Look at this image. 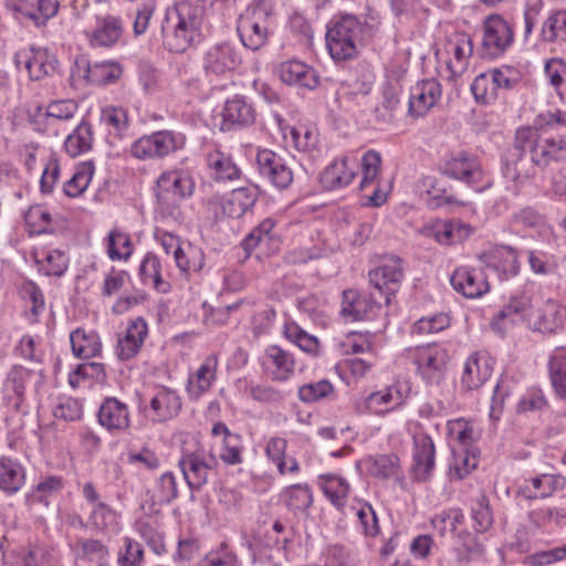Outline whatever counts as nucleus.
I'll return each mask as SVG.
<instances>
[{
    "label": "nucleus",
    "instance_id": "052dcab7",
    "mask_svg": "<svg viewBox=\"0 0 566 566\" xmlns=\"http://www.w3.org/2000/svg\"><path fill=\"white\" fill-rule=\"evenodd\" d=\"M282 497L294 514L305 513L313 504V492L306 483H297L286 488Z\"/></svg>",
    "mask_w": 566,
    "mask_h": 566
},
{
    "label": "nucleus",
    "instance_id": "2f4dec72",
    "mask_svg": "<svg viewBox=\"0 0 566 566\" xmlns=\"http://www.w3.org/2000/svg\"><path fill=\"white\" fill-rule=\"evenodd\" d=\"M223 217L239 219L251 211L258 201L255 188L240 187L216 199Z\"/></svg>",
    "mask_w": 566,
    "mask_h": 566
},
{
    "label": "nucleus",
    "instance_id": "4c0bfd02",
    "mask_svg": "<svg viewBox=\"0 0 566 566\" xmlns=\"http://www.w3.org/2000/svg\"><path fill=\"white\" fill-rule=\"evenodd\" d=\"M562 325V307L551 298L544 302L542 306L533 310L527 323L530 329L544 334L555 333Z\"/></svg>",
    "mask_w": 566,
    "mask_h": 566
},
{
    "label": "nucleus",
    "instance_id": "2eb2a0df",
    "mask_svg": "<svg viewBox=\"0 0 566 566\" xmlns=\"http://www.w3.org/2000/svg\"><path fill=\"white\" fill-rule=\"evenodd\" d=\"M382 301L374 291L365 293L353 289L345 290L340 314L350 322L373 321L381 313Z\"/></svg>",
    "mask_w": 566,
    "mask_h": 566
},
{
    "label": "nucleus",
    "instance_id": "c756f323",
    "mask_svg": "<svg viewBox=\"0 0 566 566\" xmlns=\"http://www.w3.org/2000/svg\"><path fill=\"white\" fill-rule=\"evenodd\" d=\"M454 291L467 298H478L490 290L489 282L482 270L471 266H459L450 277Z\"/></svg>",
    "mask_w": 566,
    "mask_h": 566
},
{
    "label": "nucleus",
    "instance_id": "de8ad7c7",
    "mask_svg": "<svg viewBox=\"0 0 566 566\" xmlns=\"http://www.w3.org/2000/svg\"><path fill=\"white\" fill-rule=\"evenodd\" d=\"M349 510L357 518L359 533L367 538H376L381 533L378 515L373 505L361 499H354Z\"/></svg>",
    "mask_w": 566,
    "mask_h": 566
},
{
    "label": "nucleus",
    "instance_id": "4468645a",
    "mask_svg": "<svg viewBox=\"0 0 566 566\" xmlns=\"http://www.w3.org/2000/svg\"><path fill=\"white\" fill-rule=\"evenodd\" d=\"M368 277L374 292L389 304L403 277L402 260L397 255L385 258L377 268L369 271Z\"/></svg>",
    "mask_w": 566,
    "mask_h": 566
},
{
    "label": "nucleus",
    "instance_id": "3c124183",
    "mask_svg": "<svg viewBox=\"0 0 566 566\" xmlns=\"http://www.w3.org/2000/svg\"><path fill=\"white\" fill-rule=\"evenodd\" d=\"M138 275L144 284L153 286L159 293H168L170 284L163 277V265L157 254L147 252L143 258Z\"/></svg>",
    "mask_w": 566,
    "mask_h": 566
},
{
    "label": "nucleus",
    "instance_id": "f257e3e1",
    "mask_svg": "<svg viewBox=\"0 0 566 566\" xmlns=\"http://www.w3.org/2000/svg\"><path fill=\"white\" fill-rule=\"evenodd\" d=\"M196 166L190 157L181 158L157 178V210L164 218L178 220L180 202L190 199L196 189Z\"/></svg>",
    "mask_w": 566,
    "mask_h": 566
},
{
    "label": "nucleus",
    "instance_id": "13d9d810",
    "mask_svg": "<svg viewBox=\"0 0 566 566\" xmlns=\"http://www.w3.org/2000/svg\"><path fill=\"white\" fill-rule=\"evenodd\" d=\"M402 88L398 83H386L382 86L381 102L376 107V118L382 123H389L394 119L395 113L400 104Z\"/></svg>",
    "mask_w": 566,
    "mask_h": 566
},
{
    "label": "nucleus",
    "instance_id": "aec40b11",
    "mask_svg": "<svg viewBox=\"0 0 566 566\" xmlns=\"http://www.w3.org/2000/svg\"><path fill=\"white\" fill-rule=\"evenodd\" d=\"M486 269L497 274L501 281H507L520 273L518 252L511 245H494L479 255Z\"/></svg>",
    "mask_w": 566,
    "mask_h": 566
},
{
    "label": "nucleus",
    "instance_id": "a211bd4d",
    "mask_svg": "<svg viewBox=\"0 0 566 566\" xmlns=\"http://www.w3.org/2000/svg\"><path fill=\"white\" fill-rule=\"evenodd\" d=\"M417 188L427 205L432 209L443 207H467L471 203L459 198L452 186L434 176H423L417 182Z\"/></svg>",
    "mask_w": 566,
    "mask_h": 566
},
{
    "label": "nucleus",
    "instance_id": "09e8293b",
    "mask_svg": "<svg viewBox=\"0 0 566 566\" xmlns=\"http://www.w3.org/2000/svg\"><path fill=\"white\" fill-rule=\"evenodd\" d=\"M72 551L76 564H109V551L99 539L78 537Z\"/></svg>",
    "mask_w": 566,
    "mask_h": 566
},
{
    "label": "nucleus",
    "instance_id": "a878e982",
    "mask_svg": "<svg viewBox=\"0 0 566 566\" xmlns=\"http://www.w3.org/2000/svg\"><path fill=\"white\" fill-rule=\"evenodd\" d=\"M182 408V399L178 390L167 386H156L149 398L151 420L166 422L176 418Z\"/></svg>",
    "mask_w": 566,
    "mask_h": 566
},
{
    "label": "nucleus",
    "instance_id": "c9c22d12",
    "mask_svg": "<svg viewBox=\"0 0 566 566\" xmlns=\"http://www.w3.org/2000/svg\"><path fill=\"white\" fill-rule=\"evenodd\" d=\"M123 32L124 23L120 18L105 15L96 19L95 28L86 32V35L91 46L111 48L119 41Z\"/></svg>",
    "mask_w": 566,
    "mask_h": 566
},
{
    "label": "nucleus",
    "instance_id": "72a5a7b5",
    "mask_svg": "<svg viewBox=\"0 0 566 566\" xmlns=\"http://www.w3.org/2000/svg\"><path fill=\"white\" fill-rule=\"evenodd\" d=\"M276 73L282 82L287 85H296L307 90H314L319 84V76L316 71L298 60L282 62Z\"/></svg>",
    "mask_w": 566,
    "mask_h": 566
},
{
    "label": "nucleus",
    "instance_id": "f3484780",
    "mask_svg": "<svg viewBox=\"0 0 566 566\" xmlns=\"http://www.w3.org/2000/svg\"><path fill=\"white\" fill-rule=\"evenodd\" d=\"M436 469V447L432 438L422 430L412 434L410 472L418 482L428 481Z\"/></svg>",
    "mask_w": 566,
    "mask_h": 566
},
{
    "label": "nucleus",
    "instance_id": "393cba45",
    "mask_svg": "<svg viewBox=\"0 0 566 566\" xmlns=\"http://www.w3.org/2000/svg\"><path fill=\"white\" fill-rule=\"evenodd\" d=\"M473 48V41L469 33L454 32L449 35L446 43V52L450 55L447 62L449 78H458L467 71Z\"/></svg>",
    "mask_w": 566,
    "mask_h": 566
},
{
    "label": "nucleus",
    "instance_id": "58836bf2",
    "mask_svg": "<svg viewBox=\"0 0 566 566\" xmlns=\"http://www.w3.org/2000/svg\"><path fill=\"white\" fill-rule=\"evenodd\" d=\"M206 164L210 176L218 182L234 181L241 178L242 171L232 156L218 147L207 151Z\"/></svg>",
    "mask_w": 566,
    "mask_h": 566
},
{
    "label": "nucleus",
    "instance_id": "6ab92c4d",
    "mask_svg": "<svg viewBox=\"0 0 566 566\" xmlns=\"http://www.w3.org/2000/svg\"><path fill=\"white\" fill-rule=\"evenodd\" d=\"M263 373L272 380L285 382L290 380L296 369L294 355L279 345H269L260 357Z\"/></svg>",
    "mask_w": 566,
    "mask_h": 566
},
{
    "label": "nucleus",
    "instance_id": "69168bd1",
    "mask_svg": "<svg viewBox=\"0 0 566 566\" xmlns=\"http://www.w3.org/2000/svg\"><path fill=\"white\" fill-rule=\"evenodd\" d=\"M541 39L547 43L566 42V10L552 12L543 22Z\"/></svg>",
    "mask_w": 566,
    "mask_h": 566
},
{
    "label": "nucleus",
    "instance_id": "39448f33",
    "mask_svg": "<svg viewBox=\"0 0 566 566\" xmlns=\"http://www.w3.org/2000/svg\"><path fill=\"white\" fill-rule=\"evenodd\" d=\"M361 23L353 14L334 18L327 24L326 49L334 62H345L358 54Z\"/></svg>",
    "mask_w": 566,
    "mask_h": 566
},
{
    "label": "nucleus",
    "instance_id": "412c9836",
    "mask_svg": "<svg viewBox=\"0 0 566 566\" xmlns=\"http://www.w3.org/2000/svg\"><path fill=\"white\" fill-rule=\"evenodd\" d=\"M98 424L112 436L127 432L132 426L127 403L116 397H105L96 412Z\"/></svg>",
    "mask_w": 566,
    "mask_h": 566
},
{
    "label": "nucleus",
    "instance_id": "9b49d317",
    "mask_svg": "<svg viewBox=\"0 0 566 566\" xmlns=\"http://www.w3.org/2000/svg\"><path fill=\"white\" fill-rule=\"evenodd\" d=\"M514 31L500 15H490L483 23V35L478 54L482 59L495 60L513 45Z\"/></svg>",
    "mask_w": 566,
    "mask_h": 566
},
{
    "label": "nucleus",
    "instance_id": "423d86ee",
    "mask_svg": "<svg viewBox=\"0 0 566 566\" xmlns=\"http://www.w3.org/2000/svg\"><path fill=\"white\" fill-rule=\"evenodd\" d=\"M186 144L187 136L182 132L161 129L136 139L130 145L129 154L139 160H160L182 150Z\"/></svg>",
    "mask_w": 566,
    "mask_h": 566
},
{
    "label": "nucleus",
    "instance_id": "6e6552de",
    "mask_svg": "<svg viewBox=\"0 0 566 566\" xmlns=\"http://www.w3.org/2000/svg\"><path fill=\"white\" fill-rule=\"evenodd\" d=\"M178 468L188 489L191 492H199L212 476L218 474L219 460L214 453L202 448L192 451L182 450Z\"/></svg>",
    "mask_w": 566,
    "mask_h": 566
},
{
    "label": "nucleus",
    "instance_id": "864d4df0",
    "mask_svg": "<svg viewBox=\"0 0 566 566\" xmlns=\"http://www.w3.org/2000/svg\"><path fill=\"white\" fill-rule=\"evenodd\" d=\"M532 298L528 294L514 295L509 303L497 313V321H510L512 324L525 323L533 312Z\"/></svg>",
    "mask_w": 566,
    "mask_h": 566
},
{
    "label": "nucleus",
    "instance_id": "473e14b6",
    "mask_svg": "<svg viewBox=\"0 0 566 566\" xmlns=\"http://www.w3.org/2000/svg\"><path fill=\"white\" fill-rule=\"evenodd\" d=\"M473 228L460 221L434 220L423 227L422 233L440 244H454L469 238Z\"/></svg>",
    "mask_w": 566,
    "mask_h": 566
},
{
    "label": "nucleus",
    "instance_id": "79ce46f5",
    "mask_svg": "<svg viewBox=\"0 0 566 566\" xmlns=\"http://www.w3.org/2000/svg\"><path fill=\"white\" fill-rule=\"evenodd\" d=\"M94 140L93 125L86 117H83L64 139L63 148L70 157L75 158L91 151Z\"/></svg>",
    "mask_w": 566,
    "mask_h": 566
},
{
    "label": "nucleus",
    "instance_id": "f704fd0d",
    "mask_svg": "<svg viewBox=\"0 0 566 566\" xmlns=\"http://www.w3.org/2000/svg\"><path fill=\"white\" fill-rule=\"evenodd\" d=\"M65 488V479L57 474L41 475L24 494L27 505H42L48 507L52 499L59 496Z\"/></svg>",
    "mask_w": 566,
    "mask_h": 566
},
{
    "label": "nucleus",
    "instance_id": "e2e57ef3",
    "mask_svg": "<svg viewBox=\"0 0 566 566\" xmlns=\"http://www.w3.org/2000/svg\"><path fill=\"white\" fill-rule=\"evenodd\" d=\"M268 25H261L248 18H239L238 32L242 44L250 50H258L264 45L268 34Z\"/></svg>",
    "mask_w": 566,
    "mask_h": 566
},
{
    "label": "nucleus",
    "instance_id": "9d476101",
    "mask_svg": "<svg viewBox=\"0 0 566 566\" xmlns=\"http://www.w3.org/2000/svg\"><path fill=\"white\" fill-rule=\"evenodd\" d=\"M242 63L240 49L230 41L217 42L208 46L201 57V67L209 81L226 78Z\"/></svg>",
    "mask_w": 566,
    "mask_h": 566
},
{
    "label": "nucleus",
    "instance_id": "37998d69",
    "mask_svg": "<svg viewBox=\"0 0 566 566\" xmlns=\"http://www.w3.org/2000/svg\"><path fill=\"white\" fill-rule=\"evenodd\" d=\"M174 259L179 271L188 275L201 273L206 265L203 249L190 241H182L174 250Z\"/></svg>",
    "mask_w": 566,
    "mask_h": 566
},
{
    "label": "nucleus",
    "instance_id": "0eeeda50",
    "mask_svg": "<svg viewBox=\"0 0 566 566\" xmlns=\"http://www.w3.org/2000/svg\"><path fill=\"white\" fill-rule=\"evenodd\" d=\"M521 80L522 75L517 69L502 65L476 75L470 90L476 103L491 105L501 92L515 88Z\"/></svg>",
    "mask_w": 566,
    "mask_h": 566
},
{
    "label": "nucleus",
    "instance_id": "cd10ccee",
    "mask_svg": "<svg viewBox=\"0 0 566 566\" xmlns=\"http://www.w3.org/2000/svg\"><path fill=\"white\" fill-rule=\"evenodd\" d=\"M148 324L142 316L135 317L127 323V327L117 338L115 354L120 360H130L140 352L147 336Z\"/></svg>",
    "mask_w": 566,
    "mask_h": 566
},
{
    "label": "nucleus",
    "instance_id": "338daca9",
    "mask_svg": "<svg viewBox=\"0 0 566 566\" xmlns=\"http://www.w3.org/2000/svg\"><path fill=\"white\" fill-rule=\"evenodd\" d=\"M244 394L254 401L263 405H279L286 398V392L272 385L255 382L253 380L245 384Z\"/></svg>",
    "mask_w": 566,
    "mask_h": 566
},
{
    "label": "nucleus",
    "instance_id": "ddd939ff",
    "mask_svg": "<svg viewBox=\"0 0 566 566\" xmlns=\"http://www.w3.org/2000/svg\"><path fill=\"white\" fill-rule=\"evenodd\" d=\"M256 170L261 178L277 190L287 189L294 174L287 160L269 148H260L255 155Z\"/></svg>",
    "mask_w": 566,
    "mask_h": 566
},
{
    "label": "nucleus",
    "instance_id": "bb28decb",
    "mask_svg": "<svg viewBox=\"0 0 566 566\" xmlns=\"http://www.w3.org/2000/svg\"><path fill=\"white\" fill-rule=\"evenodd\" d=\"M410 392L408 382L395 381L394 384L369 394L366 406L375 415H385L402 406Z\"/></svg>",
    "mask_w": 566,
    "mask_h": 566
},
{
    "label": "nucleus",
    "instance_id": "a19ab883",
    "mask_svg": "<svg viewBox=\"0 0 566 566\" xmlns=\"http://www.w3.org/2000/svg\"><path fill=\"white\" fill-rule=\"evenodd\" d=\"M364 462L369 475L377 480H394L398 483L403 481L400 459L394 453L369 455Z\"/></svg>",
    "mask_w": 566,
    "mask_h": 566
},
{
    "label": "nucleus",
    "instance_id": "f03ea898",
    "mask_svg": "<svg viewBox=\"0 0 566 566\" xmlns=\"http://www.w3.org/2000/svg\"><path fill=\"white\" fill-rule=\"evenodd\" d=\"M203 8L199 2H174L166 11V22L172 31L165 36L169 51L184 53L202 40Z\"/></svg>",
    "mask_w": 566,
    "mask_h": 566
},
{
    "label": "nucleus",
    "instance_id": "20e7f679",
    "mask_svg": "<svg viewBox=\"0 0 566 566\" xmlns=\"http://www.w3.org/2000/svg\"><path fill=\"white\" fill-rule=\"evenodd\" d=\"M438 170L442 176L460 181L476 192H483L493 186V179L481 159L470 150L459 149L446 154Z\"/></svg>",
    "mask_w": 566,
    "mask_h": 566
},
{
    "label": "nucleus",
    "instance_id": "7c9ffc66",
    "mask_svg": "<svg viewBox=\"0 0 566 566\" xmlns=\"http://www.w3.org/2000/svg\"><path fill=\"white\" fill-rule=\"evenodd\" d=\"M218 357L214 354L208 355L198 369L189 375L186 391L191 401L203 397L217 381Z\"/></svg>",
    "mask_w": 566,
    "mask_h": 566
},
{
    "label": "nucleus",
    "instance_id": "5fc2aeb1",
    "mask_svg": "<svg viewBox=\"0 0 566 566\" xmlns=\"http://www.w3.org/2000/svg\"><path fill=\"white\" fill-rule=\"evenodd\" d=\"M476 449L453 448L452 458L449 463V475L451 480L467 478L478 467Z\"/></svg>",
    "mask_w": 566,
    "mask_h": 566
},
{
    "label": "nucleus",
    "instance_id": "680f3d73",
    "mask_svg": "<svg viewBox=\"0 0 566 566\" xmlns=\"http://www.w3.org/2000/svg\"><path fill=\"white\" fill-rule=\"evenodd\" d=\"M454 553L458 563L468 564L482 555L483 545L475 535L463 530L455 534Z\"/></svg>",
    "mask_w": 566,
    "mask_h": 566
},
{
    "label": "nucleus",
    "instance_id": "4be33fe9",
    "mask_svg": "<svg viewBox=\"0 0 566 566\" xmlns=\"http://www.w3.org/2000/svg\"><path fill=\"white\" fill-rule=\"evenodd\" d=\"M219 128L223 133L247 128L255 122V109L243 95H234L224 102Z\"/></svg>",
    "mask_w": 566,
    "mask_h": 566
},
{
    "label": "nucleus",
    "instance_id": "7ed1b4c3",
    "mask_svg": "<svg viewBox=\"0 0 566 566\" xmlns=\"http://www.w3.org/2000/svg\"><path fill=\"white\" fill-rule=\"evenodd\" d=\"M514 149L521 155L530 153L532 164L544 170L553 163L566 160V134L542 137L536 128L520 127L515 133Z\"/></svg>",
    "mask_w": 566,
    "mask_h": 566
},
{
    "label": "nucleus",
    "instance_id": "e433bc0d",
    "mask_svg": "<svg viewBox=\"0 0 566 566\" xmlns=\"http://www.w3.org/2000/svg\"><path fill=\"white\" fill-rule=\"evenodd\" d=\"M318 486L328 502L340 513L346 514L347 502L352 491L350 483L336 473L318 476Z\"/></svg>",
    "mask_w": 566,
    "mask_h": 566
},
{
    "label": "nucleus",
    "instance_id": "b1692460",
    "mask_svg": "<svg viewBox=\"0 0 566 566\" xmlns=\"http://www.w3.org/2000/svg\"><path fill=\"white\" fill-rule=\"evenodd\" d=\"M495 360L486 350L472 353L463 365L461 387L467 391L482 387L492 376Z\"/></svg>",
    "mask_w": 566,
    "mask_h": 566
},
{
    "label": "nucleus",
    "instance_id": "c03bdc74",
    "mask_svg": "<svg viewBox=\"0 0 566 566\" xmlns=\"http://www.w3.org/2000/svg\"><path fill=\"white\" fill-rule=\"evenodd\" d=\"M70 342L76 358L90 359L102 354L101 337L95 331L78 327L71 332Z\"/></svg>",
    "mask_w": 566,
    "mask_h": 566
},
{
    "label": "nucleus",
    "instance_id": "5701e85b",
    "mask_svg": "<svg viewBox=\"0 0 566 566\" xmlns=\"http://www.w3.org/2000/svg\"><path fill=\"white\" fill-rule=\"evenodd\" d=\"M442 87L436 78L417 82L410 88L408 116L418 119L424 117L441 99Z\"/></svg>",
    "mask_w": 566,
    "mask_h": 566
},
{
    "label": "nucleus",
    "instance_id": "6e6d98bb",
    "mask_svg": "<svg viewBox=\"0 0 566 566\" xmlns=\"http://www.w3.org/2000/svg\"><path fill=\"white\" fill-rule=\"evenodd\" d=\"M13 9L21 19L30 20L39 27L57 13L59 2H18Z\"/></svg>",
    "mask_w": 566,
    "mask_h": 566
},
{
    "label": "nucleus",
    "instance_id": "0e129e2a",
    "mask_svg": "<svg viewBox=\"0 0 566 566\" xmlns=\"http://www.w3.org/2000/svg\"><path fill=\"white\" fill-rule=\"evenodd\" d=\"M549 379L556 395L566 398V350L556 348L548 361Z\"/></svg>",
    "mask_w": 566,
    "mask_h": 566
},
{
    "label": "nucleus",
    "instance_id": "4d7b16f0",
    "mask_svg": "<svg viewBox=\"0 0 566 566\" xmlns=\"http://www.w3.org/2000/svg\"><path fill=\"white\" fill-rule=\"evenodd\" d=\"M447 430L451 449H475L474 443L478 437L471 422L462 418L449 420L447 423Z\"/></svg>",
    "mask_w": 566,
    "mask_h": 566
},
{
    "label": "nucleus",
    "instance_id": "bf43d9fd",
    "mask_svg": "<svg viewBox=\"0 0 566 566\" xmlns=\"http://www.w3.org/2000/svg\"><path fill=\"white\" fill-rule=\"evenodd\" d=\"M134 251L130 235L117 228L112 229L106 238V253L112 261H127Z\"/></svg>",
    "mask_w": 566,
    "mask_h": 566
},
{
    "label": "nucleus",
    "instance_id": "ea45409f",
    "mask_svg": "<svg viewBox=\"0 0 566 566\" xmlns=\"http://www.w3.org/2000/svg\"><path fill=\"white\" fill-rule=\"evenodd\" d=\"M25 467L15 458L0 457V491L12 496L25 485Z\"/></svg>",
    "mask_w": 566,
    "mask_h": 566
},
{
    "label": "nucleus",
    "instance_id": "49530a36",
    "mask_svg": "<svg viewBox=\"0 0 566 566\" xmlns=\"http://www.w3.org/2000/svg\"><path fill=\"white\" fill-rule=\"evenodd\" d=\"M99 123L103 125L107 133L109 143L122 140L129 129V117L126 108L122 106H105L101 109Z\"/></svg>",
    "mask_w": 566,
    "mask_h": 566
},
{
    "label": "nucleus",
    "instance_id": "774afa93",
    "mask_svg": "<svg viewBox=\"0 0 566 566\" xmlns=\"http://www.w3.org/2000/svg\"><path fill=\"white\" fill-rule=\"evenodd\" d=\"M544 74L563 103H566V62L560 57L546 60Z\"/></svg>",
    "mask_w": 566,
    "mask_h": 566
},
{
    "label": "nucleus",
    "instance_id": "8fccbe9b",
    "mask_svg": "<svg viewBox=\"0 0 566 566\" xmlns=\"http://www.w3.org/2000/svg\"><path fill=\"white\" fill-rule=\"evenodd\" d=\"M357 70L361 71V83L357 90H348V87H342L338 91L339 107L344 111H352L355 105L359 104V99L365 98L371 91V86L375 81V74L367 63H359L356 66Z\"/></svg>",
    "mask_w": 566,
    "mask_h": 566
},
{
    "label": "nucleus",
    "instance_id": "f8f14e48",
    "mask_svg": "<svg viewBox=\"0 0 566 566\" xmlns=\"http://www.w3.org/2000/svg\"><path fill=\"white\" fill-rule=\"evenodd\" d=\"M18 70H25L31 81L53 77L59 72L56 55L46 48L30 45L18 50L13 57Z\"/></svg>",
    "mask_w": 566,
    "mask_h": 566
},
{
    "label": "nucleus",
    "instance_id": "603ef678",
    "mask_svg": "<svg viewBox=\"0 0 566 566\" xmlns=\"http://www.w3.org/2000/svg\"><path fill=\"white\" fill-rule=\"evenodd\" d=\"M95 172L93 160L80 161L74 174L63 184V193L69 198H77L88 188Z\"/></svg>",
    "mask_w": 566,
    "mask_h": 566
},
{
    "label": "nucleus",
    "instance_id": "a18cd8bd",
    "mask_svg": "<svg viewBox=\"0 0 566 566\" xmlns=\"http://www.w3.org/2000/svg\"><path fill=\"white\" fill-rule=\"evenodd\" d=\"M566 486L562 474L542 473L525 480L524 492L527 499H546Z\"/></svg>",
    "mask_w": 566,
    "mask_h": 566
},
{
    "label": "nucleus",
    "instance_id": "c85d7f7f",
    "mask_svg": "<svg viewBox=\"0 0 566 566\" xmlns=\"http://www.w3.org/2000/svg\"><path fill=\"white\" fill-rule=\"evenodd\" d=\"M358 174V163L349 156L334 159L322 172L319 181L324 189L333 191L349 186Z\"/></svg>",
    "mask_w": 566,
    "mask_h": 566
},
{
    "label": "nucleus",
    "instance_id": "dca6fc26",
    "mask_svg": "<svg viewBox=\"0 0 566 566\" xmlns=\"http://www.w3.org/2000/svg\"><path fill=\"white\" fill-rule=\"evenodd\" d=\"M43 378L42 370L35 371L22 365H13L2 382V398L14 410H20L25 400L28 385L32 380L35 381V385H41Z\"/></svg>",
    "mask_w": 566,
    "mask_h": 566
},
{
    "label": "nucleus",
    "instance_id": "1a4fd4ad",
    "mask_svg": "<svg viewBox=\"0 0 566 566\" xmlns=\"http://www.w3.org/2000/svg\"><path fill=\"white\" fill-rule=\"evenodd\" d=\"M405 353L424 382L439 385L444 379L449 361V355L444 347L438 344H427L409 347Z\"/></svg>",
    "mask_w": 566,
    "mask_h": 566
}]
</instances>
